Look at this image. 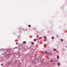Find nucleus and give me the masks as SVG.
Wrapping results in <instances>:
<instances>
[{"instance_id": "15", "label": "nucleus", "mask_w": 67, "mask_h": 67, "mask_svg": "<svg viewBox=\"0 0 67 67\" xmlns=\"http://www.w3.org/2000/svg\"><path fill=\"white\" fill-rule=\"evenodd\" d=\"M51 62H53V60H52L51 61Z\"/></svg>"}, {"instance_id": "14", "label": "nucleus", "mask_w": 67, "mask_h": 67, "mask_svg": "<svg viewBox=\"0 0 67 67\" xmlns=\"http://www.w3.org/2000/svg\"><path fill=\"white\" fill-rule=\"evenodd\" d=\"M37 37H38V35H37Z\"/></svg>"}, {"instance_id": "16", "label": "nucleus", "mask_w": 67, "mask_h": 67, "mask_svg": "<svg viewBox=\"0 0 67 67\" xmlns=\"http://www.w3.org/2000/svg\"><path fill=\"white\" fill-rule=\"evenodd\" d=\"M57 37H58V36H57Z\"/></svg>"}, {"instance_id": "13", "label": "nucleus", "mask_w": 67, "mask_h": 67, "mask_svg": "<svg viewBox=\"0 0 67 67\" xmlns=\"http://www.w3.org/2000/svg\"><path fill=\"white\" fill-rule=\"evenodd\" d=\"M6 51H8V49L6 50Z\"/></svg>"}, {"instance_id": "18", "label": "nucleus", "mask_w": 67, "mask_h": 67, "mask_svg": "<svg viewBox=\"0 0 67 67\" xmlns=\"http://www.w3.org/2000/svg\"><path fill=\"white\" fill-rule=\"evenodd\" d=\"M20 36H18V37H19Z\"/></svg>"}, {"instance_id": "1", "label": "nucleus", "mask_w": 67, "mask_h": 67, "mask_svg": "<svg viewBox=\"0 0 67 67\" xmlns=\"http://www.w3.org/2000/svg\"><path fill=\"white\" fill-rule=\"evenodd\" d=\"M36 41V39H35L34 40V41Z\"/></svg>"}, {"instance_id": "9", "label": "nucleus", "mask_w": 67, "mask_h": 67, "mask_svg": "<svg viewBox=\"0 0 67 67\" xmlns=\"http://www.w3.org/2000/svg\"><path fill=\"white\" fill-rule=\"evenodd\" d=\"M45 53H46V54H47V51H46L45 52Z\"/></svg>"}, {"instance_id": "4", "label": "nucleus", "mask_w": 67, "mask_h": 67, "mask_svg": "<svg viewBox=\"0 0 67 67\" xmlns=\"http://www.w3.org/2000/svg\"><path fill=\"white\" fill-rule=\"evenodd\" d=\"M54 37H52V39H54Z\"/></svg>"}, {"instance_id": "5", "label": "nucleus", "mask_w": 67, "mask_h": 67, "mask_svg": "<svg viewBox=\"0 0 67 67\" xmlns=\"http://www.w3.org/2000/svg\"><path fill=\"white\" fill-rule=\"evenodd\" d=\"M58 65H60V63H58Z\"/></svg>"}, {"instance_id": "12", "label": "nucleus", "mask_w": 67, "mask_h": 67, "mask_svg": "<svg viewBox=\"0 0 67 67\" xmlns=\"http://www.w3.org/2000/svg\"><path fill=\"white\" fill-rule=\"evenodd\" d=\"M61 41H63V39H61Z\"/></svg>"}, {"instance_id": "2", "label": "nucleus", "mask_w": 67, "mask_h": 67, "mask_svg": "<svg viewBox=\"0 0 67 67\" xmlns=\"http://www.w3.org/2000/svg\"><path fill=\"white\" fill-rule=\"evenodd\" d=\"M57 57L58 59H59V56L58 55H57Z\"/></svg>"}, {"instance_id": "17", "label": "nucleus", "mask_w": 67, "mask_h": 67, "mask_svg": "<svg viewBox=\"0 0 67 67\" xmlns=\"http://www.w3.org/2000/svg\"><path fill=\"white\" fill-rule=\"evenodd\" d=\"M49 54H51V53H50Z\"/></svg>"}, {"instance_id": "7", "label": "nucleus", "mask_w": 67, "mask_h": 67, "mask_svg": "<svg viewBox=\"0 0 67 67\" xmlns=\"http://www.w3.org/2000/svg\"><path fill=\"white\" fill-rule=\"evenodd\" d=\"M16 45H18V44L19 43H16Z\"/></svg>"}, {"instance_id": "6", "label": "nucleus", "mask_w": 67, "mask_h": 67, "mask_svg": "<svg viewBox=\"0 0 67 67\" xmlns=\"http://www.w3.org/2000/svg\"><path fill=\"white\" fill-rule=\"evenodd\" d=\"M26 43V42H25V41H24L23 42V43Z\"/></svg>"}, {"instance_id": "10", "label": "nucleus", "mask_w": 67, "mask_h": 67, "mask_svg": "<svg viewBox=\"0 0 67 67\" xmlns=\"http://www.w3.org/2000/svg\"><path fill=\"white\" fill-rule=\"evenodd\" d=\"M29 27H31V25H29Z\"/></svg>"}, {"instance_id": "11", "label": "nucleus", "mask_w": 67, "mask_h": 67, "mask_svg": "<svg viewBox=\"0 0 67 67\" xmlns=\"http://www.w3.org/2000/svg\"><path fill=\"white\" fill-rule=\"evenodd\" d=\"M54 51H56V49H54Z\"/></svg>"}, {"instance_id": "3", "label": "nucleus", "mask_w": 67, "mask_h": 67, "mask_svg": "<svg viewBox=\"0 0 67 67\" xmlns=\"http://www.w3.org/2000/svg\"><path fill=\"white\" fill-rule=\"evenodd\" d=\"M31 44H34V43H33V42H32L31 43Z\"/></svg>"}, {"instance_id": "8", "label": "nucleus", "mask_w": 67, "mask_h": 67, "mask_svg": "<svg viewBox=\"0 0 67 67\" xmlns=\"http://www.w3.org/2000/svg\"><path fill=\"white\" fill-rule=\"evenodd\" d=\"M44 38H46V36H44Z\"/></svg>"}]
</instances>
